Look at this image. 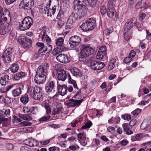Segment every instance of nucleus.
Listing matches in <instances>:
<instances>
[{
	"label": "nucleus",
	"mask_w": 151,
	"mask_h": 151,
	"mask_svg": "<svg viewBox=\"0 0 151 151\" xmlns=\"http://www.w3.org/2000/svg\"><path fill=\"white\" fill-rule=\"evenodd\" d=\"M19 116L24 120L30 121L32 120V117L26 114H20Z\"/></svg>",
	"instance_id": "obj_40"
},
{
	"label": "nucleus",
	"mask_w": 151,
	"mask_h": 151,
	"mask_svg": "<svg viewBox=\"0 0 151 151\" xmlns=\"http://www.w3.org/2000/svg\"><path fill=\"white\" fill-rule=\"evenodd\" d=\"M123 34L125 40L128 41L132 38V33L129 30L124 29Z\"/></svg>",
	"instance_id": "obj_27"
},
{
	"label": "nucleus",
	"mask_w": 151,
	"mask_h": 151,
	"mask_svg": "<svg viewBox=\"0 0 151 151\" xmlns=\"http://www.w3.org/2000/svg\"><path fill=\"white\" fill-rule=\"evenodd\" d=\"M50 118V116H43L42 117L40 118L39 119L40 122H44L49 120Z\"/></svg>",
	"instance_id": "obj_57"
},
{
	"label": "nucleus",
	"mask_w": 151,
	"mask_h": 151,
	"mask_svg": "<svg viewBox=\"0 0 151 151\" xmlns=\"http://www.w3.org/2000/svg\"><path fill=\"white\" fill-rule=\"evenodd\" d=\"M42 91V88L40 87L36 86L34 87L33 89V92L32 91L31 94L36 93L38 92H41Z\"/></svg>",
	"instance_id": "obj_54"
},
{
	"label": "nucleus",
	"mask_w": 151,
	"mask_h": 151,
	"mask_svg": "<svg viewBox=\"0 0 151 151\" xmlns=\"http://www.w3.org/2000/svg\"><path fill=\"white\" fill-rule=\"evenodd\" d=\"M56 8H53L52 6H50L47 5L46 8L44 9L45 13L47 14V16L51 17L54 15L56 12Z\"/></svg>",
	"instance_id": "obj_17"
},
{
	"label": "nucleus",
	"mask_w": 151,
	"mask_h": 151,
	"mask_svg": "<svg viewBox=\"0 0 151 151\" xmlns=\"http://www.w3.org/2000/svg\"><path fill=\"white\" fill-rule=\"evenodd\" d=\"M120 120V119L119 116L111 118L108 121V123L109 124H118Z\"/></svg>",
	"instance_id": "obj_33"
},
{
	"label": "nucleus",
	"mask_w": 151,
	"mask_h": 151,
	"mask_svg": "<svg viewBox=\"0 0 151 151\" xmlns=\"http://www.w3.org/2000/svg\"><path fill=\"white\" fill-rule=\"evenodd\" d=\"M21 93V88H14L12 91V93L14 97H16L19 95Z\"/></svg>",
	"instance_id": "obj_37"
},
{
	"label": "nucleus",
	"mask_w": 151,
	"mask_h": 151,
	"mask_svg": "<svg viewBox=\"0 0 151 151\" xmlns=\"http://www.w3.org/2000/svg\"><path fill=\"white\" fill-rule=\"evenodd\" d=\"M121 117L124 120L128 121H129L131 119V115L128 114L122 115Z\"/></svg>",
	"instance_id": "obj_55"
},
{
	"label": "nucleus",
	"mask_w": 151,
	"mask_h": 151,
	"mask_svg": "<svg viewBox=\"0 0 151 151\" xmlns=\"http://www.w3.org/2000/svg\"><path fill=\"white\" fill-rule=\"evenodd\" d=\"M25 75V73L24 72H19L14 75V78L16 80H19L20 78L24 77Z\"/></svg>",
	"instance_id": "obj_34"
},
{
	"label": "nucleus",
	"mask_w": 151,
	"mask_h": 151,
	"mask_svg": "<svg viewBox=\"0 0 151 151\" xmlns=\"http://www.w3.org/2000/svg\"><path fill=\"white\" fill-rule=\"evenodd\" d=\"M14 88V86L13 85H10L5 88H1L0 89V91L2 93H6L9 90L13 91Z\"/></svg>",
	"instance_id": "obj_26"
},
{
	"label": "nucleus",
	"mask_w": 151,
	"mask_h": 151,
	"mask_svg": "<svg viewBox=\"0 0 151 151\" xmlns=\"http://www.w3.org/2000/svg\"><path fill=\"white\" fill-rule=\"evenodd\" d=\"M122 126L123 128L124 131L126 132L127 134H131L133 133L132 131L129 129L128 124H123Z\"/></svg>",
	"instance_id": "obj_32"
},
{
	"label": "nucleus",
	"mask_w": 151,
	"mask_h": 151,
	"mask_svg": "<svg viewBox=\"0 0 151 151\" xmlns=\"http://www.w3.org/2000/svg\"><path fill=\"white\" fill-rule=\"evenodd\" d=\"M32 125V123L31 122L27 121H24L18 124L19 126L22 127H26Z\"/></svg>",
	"instance_id": "obj_50"
},
{
	"label": "nucleus",
	"mask_w": 151,
	"mask_h": 151,
	"mask_svg": "<svg viewBox=\"0 0 151 151\" xmlns=\"http://www.w3.org/2000/svg\"><path fill=\"white\" fill-rule=\"evenodd\" d=\"M55 83L54 82L51 81L48 82L45 86V90L46 92L50 93L52 91L54 92Z\"/></svg>",
	"instance_id": "obj_22"
},
{
	"label": "nucleus",
	"mask_w": 151,
	"mask_h": 151,
	"mask_svg": "<svg viewBox=\"0 0 151 151\" xmlns=\"http://www.w3.org/2000/svg\"><path fill=\"white\" fill-rule=\"evenodd\" d=\"M100 12L102 15L104 14L106 12V7L104 6H101L100 8Z\"/></svg>",
	"instance_id": "obj_59"
},
{
	"label": "nucleus",
	"mask_w": 151,
	"mask_h": 151,
	"mask_svg": "<svg viewBox=\"0 0 151 151\" xmlns=\"http://www.w3.org/2000/svg\"><path fill=\"white\" fill-rule=\"evenodd\" d=\"M64 40L62 38H58L56 40V45L58 47L64 46V45L63 44Z\"/></svg>",
	"instance_id": "obj_45"
},
{
	"label": "nucleus",
	"mask_w": 151,
	"mask_h": 151,
	"mask_svg": "<svg viewBox=\"0 0 151 151\" xmlns=\"http://www.w3.org/2000/svg\"><path fill=\"white\" fill-rule=\"evenodd\" d=\"M141 110L137 109L132 112L131 113L134 116L138 115L140 112Z\"/></svg>",
	"instance_id": "obj_61"
},
{
	"label": "nucleus",
	"mask_w": 151,
	"mask_h": 151,
	"mask_svg": "<svg viewBox=\"0 0 151 151\" xmlns=\"http://www.w3.org/2000/svg\"><path fill=\"white\" fill-rule=\"evenodd\" d=\"M29 100L28 96V95L25 94L24 96H22L20 98L21 101L24 104H25L27 103Z\"/></svg>",
	"instance_id": "obj_42"
},
{
	"label": "nucleus",
	"mask_w": 151,
	"mask_h": 151,
	"mask_svg": "<svg viewBox=\"0 0 151 151\" xmlns=\"http://www.w3.org/2000/svg\"><path fill=\"white\" fill-rule=\"evenodd\" d=\"M9 14V12L8 10L7 9H5L4 11L3 12V8L0 6V17H2L4 19V17H6V15H8Z\"/></svg>",
	"instance_id": "obj_35"
},
{
	"label": "nucleus",
	"mask_w": 151,
	"mask_h": 151,
	"mask_svg": "<svg viewBox=\"0 0 151 151\" xmlns=\"http://www.w3.org/2000/svg\"><path fill=\"white\" fill-rule=\"evenodd\" d=\"M87 12L86 9H80L79 10H75L69 17L73 21L79 19L81 18L86 14Z\"/></svg>",
	"instance_id": "obj_5"
},
{
	"label": "nucleus",
	"mask_w": 151,
	"mask_h": 151,
	"mask_svg": "<svg viewBox=\"0 0 151 151\" xmlns=\"http://www.w3.org/2000/svg\"><path fill=\"white\" fill-rule=\"evenodd\" d=\"M58 90L59 94L63 96L67 93L68 87L66 85H58Z\"/></svg>",
	"instance_id": "obj_20"
},
{
	"label": "nucleus",
	"mask_w": 151,
	"mask_h": 151,
	"mask_svg": "<svg viewBox=\"0 0 151 151\" xmlns=\"http://www.w3.org/2000/svg\"><path fill=\"white\" fill-rule=\"evenodd\" d=\"M106 53L101 52L98 51L97 54L96 55V58L98 59H101L105 57L106 55Z\"/></svg>",
	"instance_id": "obj_43"
},
{
	"label": "nucleus",
	"mask_w": 151,
	"mask_h": 151,
	"mask_svg": "<svg viewBox=\"0 0 151 151\" xmlns=\"http://www.w3.org/2000/svg\"><path fill=\"white\" fill-rule=\"evenodd\" d=\"M26 37L24 36H19L17 39L18 42L21 45H23V43Z\"/></svg>",
	"instance_id": "obj_52"
},
{
	"label": "nucleus",
	"mask_w": 151,
	"mask_h": 151,
	"mask_svg": "<svg viewBox=\"0 0 151 151\" xmlns=\"http://www.w3.org/2000/svg\"><path fill=\"white\" fill-rule=\"evenodd\" d=\"M10 110L9 109H3L0 111V120L7 121L10 118Z\"/></svg>",
	"instance_id": "obj_9"
},
{
	"label": "nucleus",
	"mask_w": 151,
	"mask_h": 151,
	"mask_svg": "<svg viewBox=\"0 0 151 151\" xmlns=\"http://www.w3.org/2000/svg\"><path fill=\"white\" fill-rule=\"evenodd\" d=\"M36 45L40 48L38 50V51H41V52H43L44 48H45L44 44L42 42H37L36 43Z\"/></svg>",
	"instance_id": "obj_47"
},
{
	"label": "nucleus",
	"mask_w": 151,
	"mask_h": 151,
	"mask_svg": "<svg viewBox=\"0 0 151 151\" xmlns=\"http://www.w3.org/2000/svg\"><path fill=\"white\" fill-rule=\"evenodd\" d=\"M33 23V19L30 17H25L20 24L19 28L21 30L24 31L29 29Z\"/></svg>",
	"instance_id": "obj_4"
},
{
	"label": "nucleus",
	"mask_w": 151,
	"mask_h": 151,
	"mask_svg": "<svg viewBox=\"0 0 151 151\" xmlns=\"http://www.w3.org/2000/svg\"><path fill=\"white\" fill-rule=\"evenodd\" d=\"M81 40V38L80 37L75 35L71 37L70 38L68 42L71 47L73 48L80 43Z\"/></svg>",
	"instance_id": "obj_8"
},
{
	"label": "nucleus",
	"mask_w": 151,
	"mask_h": 151,
	"mask_svg": "<svg viewBox=\"0 0 151 151\" xmlns=\"http://www.w3.org/2000/svg\"><path fill=\"white\" fill-rule=\"evenodd\" d=\"M56 59L59 62L63 63H67L69 62L68 56L64 54H60L56 57Z\"/></svg>",
	"instance_id": "obj_14"
},
{
	"label": "nucleus",
	"mask_w": 151,
	"mask_h": 151,
	"mask_svg": "<svg viewBox=\"0 0 151 151\" xmlns=\"http://www.w3.org/2000/svg\"><path fill=\"white\" fill-rule=\"evenodd\" d=\"M14 57V51L12 48H7L4 52L3 55L1 58V60L5 63L6 62L9 63L11 62Z\"/></svg>",
	"instance_id": "obj_3"
},
{
	"label": "nucleus",
	"mask_w": 151,
	"mask_h": 151,
	"mask_svg": "<svg viewBox=\"0 0 151 151\" xmlns=\"http://www.w3.org/2000/svg\"><path fill=\"white\" fill-rule=\"evenodd\" d=\"M57 78L59 80L62 81H64L67 77V75L65 71L62 69H60L58 70Z\"/></svg>",
	"instance_id": "obj_16"
},
{
	"label": "nucleus",
	"mask_w": 151,
	"mask_h": 151,
	"mask_svg": "<svg viewBox=\"0 0 151 151\" xmlns=\"http://www.w3.org/2000/svg\"><path fill=\"white\" fill-rule=\"evenodd\" d=\"M24 143L30 147L36 146L37 145V141L33 139H28L24 141Z\"/></svg>",
	"instance_id": "obj_19"
},
{
	"label": "nucleus",
	"mask_w": 151,
	"mask_h": 151,
	"mask_svg": "<svg viewBox=\"0 0 151 151\" xmlns=\"http://www.w3.org/2000/svg\"><path fill=\"white\" fill-rule=\"evenodd\" d=\"M59 17H60V14H58L57 16V19H58V23L59 26L62 27L65 23L66 20L65 19L61 17L59 18Z\"/></svg>",
	"instance_id": "obj_38"
},
{
	"label": "nucleus",
	"mask_w": 151,
	"mask_h": 151,
	"mask_svg": "<svg viewBox=\"0 0 151 151\" xmlns=\"http://www.w3.org/2000/svg\"><path fill=\"white\" fill-rule=\"evenodd\" d=\"M31 96L34 99L36 100H40L41 98L42 94H41V91L38 92L36 93L31 94Z\"/></svg>",
	"instance_id": "obj_41"
},
{
	"label": "nucleus",
	"mask_w": 151,
	"mask_h": 151,
	"mask_svg": "<svg viewBox=\"0 0 151 151\" xmlns=\"http://www.w3.org/2000/svg\"><path fill=\"white\" fill-rule=\"evenodd\" d=\"M49 2V5L53 7L54 8H56V9L57 7H59V1L58 0H50Z\"/></svg>",
	"instance_id": "obj_36"
},
{
	"label": "nucleus",
	"mask_w": 151,
	"mask_h": 151,
	"mask_svg": "<svg viewBox=\"0 0 151 151\" xmlns=\"http://www.w3.org/2000/svg\"><path fill=\"white\" fill-rule=\"evenodd\" d=\"M4 19L3 20V23H2V25L0 26L1 27V29L4 30H6V31H9L11 30V27H12V25L9 24V23H7L6 21L7 20V18L6 17H4Z\"/></svg>",
	"instance_id": "obj_18"
},
{
	"label": "nucleus",
	"mask_w": 151,
	"mask_h": 151,
	"mask_svg": "<svg viewBox=\"0 0 151 151\" xmlns=\"http://www.w3.org/2000/svg\"><path fill=\"white\" fill-rule=\"evenodd\" d=\"M85 1L86 0H74L73 3L74 9L79 10L86 9L84 5Z\"/></svg>",
	"instance_id": "obj_11"
},
{
	"label": "nucleus",
	"mask_w": 151,
	"mask_h": 151,
	"mask_svg": "<svg viewBox=\"0 0 151 151\" xmlns=\"http://www.w3.org/2000/svg\"><path fill=\"white\" fill-rule=\"evenodd\" d=\"M80 50L79 60L82 62L86 61L87 56L93 54L94 52L93 48L90 47L83 46Z\"/></svg>",
	"instance_id": "obj_1"
},
{
	"label": "nucleus",
	"mask_w": 151,
	"mask_h": 151,
	"mask_svg": "<svg viewBox=\"0 0 151 151\" xmlns=\"http://www.w3.org/2000/svg\"><path fill=\"white\" fill-rule=\"evenodd\" d=\"M96 26V21L93 18H91L87 19L80 27L83 30L87 31L92 30Z\"/></svg>",
	"instance_id": "obj_2"
},
{
	"label": "nucleus",
	"mask_w": 151,
	"mask_h": 151,
	"mask_svg": "<svg viewBox=\"0 0 151 151\" xmlns=\"http://www.w3.org/2000/svg\"><path fill=\"white\" fill-rule=\"evenodd\" d=\"M34 2L33 0H22L19 4V7L25 10H31L33 6Z\"/></svg>",
	"instance_id": "obj_6"
},
{
	"label": "nucleus",
	"mask_w": 151,
	"mask_h": 151,
	"mask_svg": "<svg viewBox=\"0 0 151 151\" xmlns=\"http://www.w3.org/2000/svg\"><path fill=\"white\" fill-rule=\"evenodd\" d=\"M32 41L28 37H26L23 43L24 47L25 48H29L32 46Z\"/></svg>",
	"instance_id": "obj_28"
},
{
	"label": "nucleus",
	"mask_w": 151,
	"mask_h": 151,
	"mask_svg": "<svg viewBox=\"0 0 151 151\" xmlns=\"http://www.w3.org/2000/svg\"><path fill=\"white\" fill-rule=\"evenodd\" d=\"M132 58L129 56L126 57L124 60V62L125 63H127L131 61Z\"/></svg>",
	"instance_id": "obj_62"
},
{
	"label": "nucleus",
	"mask_w": 151,
	"mask_h": 151,
	"mask_svg": "<svg viewBox=\"0 0 151 151\" xmlns=\"http://www.w3.org/2000/svg\"><path fill=\"white\" fill-rule=\"evenodd\" d=\"M137 22V19L135 18H132L128 21L125 24L124 26V29L129 30L134 26Z\"/></svg>",
	"instance_id": "obj_13"
},
{
	"label": "nucleus",
	"mask_w": 151,
	"mask_h": 151,
	"mask_svg": "<svg viewBox=\"0 0 151 151\" xmlns=\"http://www.w3.org/2000/svg\"><path fill=\"white\" fill-rule=\"evenodd\" d=\"M49 67L48 63H44L38 67L36 73L46 76Z\"/></svg>",
	"instance_id": "obj_7"
},
{
	"label": "nucleus",
	"mask_w": 151,
	"mask_h": 151,
	"mask_svg": "<svg viewBox=\"0 0 151 151\" xmlns=\"http://www.w3.org/2000/svg\"><path fill=\"white\" fill-rule=\"evenodd\" d=\"M108 17L114 20H116L117 19V15L116 12L114 10L111 9L107 12Z\"/></svg>",
	"instance_id": "obj_24"
},
{
	"label": "nucleus",
	"mask_w": 151,
	"mask_h": 151,
	"mask_svg": "<svg viewBox=\"0 0 151 151\" xmlns=\"http://www.w3.org/2000/svg\"><path fill=\"white\" fill-rule=\"evenodd\" d=\"M106 47L105 46H102L101 47L99 50V51L101 52H105L106 53Z\"/></svg>",
	"instance_id": "obj_64"
},
{
	"label": "nucleus",
	"mask_w": 151,
	"mask_h": 151,
	"mask_svg": "<svg viewBox=\"0 0 151 151\" xmlns=\"http://www.w3.org/2000/svg\"><path fill=\"white\" fill-rule=\"evenodd\" d=\"M19 67L18 64L14 63L10 68L11 71L13 73L17 72L19 69Z\"/></svg>",
	"instance_id": "obj_39"
},
{
	"label": "nucleus",
	"mask_w": 151,
	"mask_h": 151,
	"mask_svg": "<svg viewBox=\"0 0 151 151\" xmlns=\"http://www.w3.org/2000/svg\"><path fill=\"white\" fill-rule=\"evenodd\" d=\"M11 99L8 97H5V98L2 99L3 102L7 104L11 103Z\"/></svg>",
	"instance_id": "obj_58"
},
{
	"label": "nucleus",
	"mask_w": 151,
	"mask_h": 151,
	"mask_svg": "<svg viewBox=\"0 0 151 151\" xmlns=\"http://www.w3.org/2000/svg\"><path fill=\"white\" fill-rule=\"evenodd\" d=\"M62 109V108L61 107L54 108L52 109V114L55 115L56 114H59L61 112Z\"/></svg>",
	"instance_id": "obj_44"
},
{
	"label": "nucleus",
	"mask_w": 151,
	"mask_h": 151,
	"mask_svg": "<svg viewBox=\"0 0 151 151\" xmlns=\"http://www.w3.org/2000/svg\"><path fill=\"white\" fill-rule=\"evenodd\" d=\"M150 124L149 123L146 121H144L141 124L140 128L142 129H145L148 127Z\"/></svg>",
	"instance_id": "obj_46"
},
{
	"label": "nucleus",
	"mask_w": 151,
	"mask_h": 151,
	"mask_svg": "<svg viewBox=\"0 0 151 151\" xmlns=\"http://www.w3.org/2000/svg\"><path fill=\"white\" fill-rule=\"evenodd\" d=\"M146 6V2L142 0L139 1L136 5L135 7L137 9H142L145 8Z\"/></svg>",
	"instance_id": "obj_31"
},
{
	"label": "nucleus",
	"mask_w": 151,
	"mask_h": 151,
	"mask_svg": "<svg viewBox=\"0 0 151 151\" xmlns=\"http://www.w3.org/2000/svg\"><path fill=\"white\" fill-rule=\"evenodd\" d=\"M46 76L45 75H41L36 73L35 76L34 78L35 82L37 84L42 83L46 80Z\"/></svg>",
	"instance_id": "obj_15"
},
{
	"label": "nucleus",
	"mask_w": 151,
	"mask_h": 151,
	"mask_svg": "<svg viewBox=\"0 0 151 151\" xmlns=\"http://www.w3.org/2000/svg\"><path fill=\"white\" fill-rule=\"evenodd\" d=\"M137 123V121L135 119L132 120L129 123V125L131 127L134 126Z\"/></svg>",
	"instance_id": "obj_63"
},
{
	"label": "nucleus",
	"mask_w": 151,
	"mask_h": 151,
	"mask_svg": "<svg viewBox=\"0 0 151 151\" xmlns=\"http://www.w3.org/2000/svg\"><path fill=\"white\" fill-rule=\"evenodd\" d=\"M90 6L94 7L97 4V0H86Z\"/></svg>",
	"instance_id": "obj_48"
},
{
	"label": "nucleus",
	"mask_w": 151,
	"mask_h": 151,
	"mask_svg": "<svg viewBox=\"0 0 151 151\" xmlns=\"http://www.w3.org/2000/svg\"><path fill=\"white\" fill-rule=\"evenodd\" d=\"M62 47H63L61 46L58 47H57L58 50V51L59 53L62 52L66 50V49L64 47V46H62Z\"/></svg>",
	"instance_id": "obj_60"
},
{
	"label": "nucleus",
	"mask_w": 151,
	"mask_h": 151,
	"mask_svg": "<svg viewBox=\"0 0 151 151\" xmlns=\"http://www.w3.org/2000/svg\"><path fill=\"white\" fill-rule=\"evenodd\" d=\"M9 82V76L7 75L4 76L0 79V83L2 86H5Z\"/></svg>",
	"instance_id": "obj_25"
},
{
	"label": "nucleus",
	"mask_w": 151,
	"mask_h": 151,
	"mask_svg": "<svg viewBox=\"0 0 151 151\" xmlns=\"http://www.w3.org/2000/svg\"><path fill=\"white\" fill-rule=\"evenodd\" d=\"M83 99L77 100L70 99L67 101L66 105L69 107L78 106L82 102Z\"/></svg>",
	"instance_id": "obj_12"
},
{
	"label": "nucleus",
	"mask_w": 151,
	"mask_h": 151,
	"mask_svg": "<svg viewBox=\"0 0 151 151\" xmlns=\"http://www.w3.org/2000/svg\"><path fill=\"white\" fill-rule=\"evenodd\" d=\"M38 107L37 106L32 107L29 110V112L34 114H36L38 111Z\"/></svg>",
	"instance_id": "obj_49"
},
{
	"label": "nucleus",
	"mask_w": 151,
	"mask_h": 151,
	"mask_svg": "<svg viewBox=\"0 0 151 151\" xmlns=\"http://www.w3.org/2000/svg\"><path fill=\"white\" fill-rule=\"evenodd\" d=\"M69 80L70 83L73 85L74 88L78 89V88L76 81L73 79H72L70 76L69 77Z\"/></svg>",
	"instance_id": "obj_53"
},
{
	"label": "nucleus",
	"mask_w": 151,
	"mask_h": 151,
	"mask_svg": "<svg viewBox=\"0 0 151 151\" xmlns=\"http://www.w3.org/2000/svg\"><path fill=\"white\" fill-rule=\"evenodd\" d=\"M116 61L115 58H112L108 63V69L109 70H110L113 69L115 66V63Z\"/></svg>",
	"instance_id": "obj_29"
},
{
	"label": "nucleus",
	"mask_w": 151,
	"mask_h": 151,
	"mask_svg": "<svg viewBox=\"0 0 151 151\" xmlns=\"http://www.w3.org/2000/svg\"><path fill=\"white\" fill-rule=\"evenodd\" d=\"M105 66L104 63L101 62H97L93 60L90 64L91 68L95 70H99L103 68Z\"/></svg>",
	"instance_id": "obj_10"
},
{
	"label": "nucleus",
	"mask_w": 151,
	"mask_h": 151,
	"mask_svg": "<svg viewBox=\"0 0 151 151\" xmlns=\"http://www.w3.org/2000/svg\"><path fill=\"white\" fill-rule=\"evenodd\" d=\"M70 71L73 76L76 77H80L81 76V71L77 68L74 67L71 68Z\"/></svg>",
	"instance_id": "obj_23"
},
{
	"label": "nucleus",
	"mask_w": 151,
	"mask_h": 151,
	"mask_svg": "<svg viewBox=\"0 0 151 151\" xmlns=\"http://www.w3.org/2000/svg\"><path fill=\"white\" fill-rule=\"evenodd\" d=\"M92 123L91 121L88 122H86L85 125L83 126H82L81 127L82 129H85L87 128H88L92 126Z\"/></svg>",
	"instance_id": "obj_56"
},
{
	"label": "nucleus",
	"mask_w": 151,
	"mask_h": 151,
	"mask_svg": "<svg viewBox=\"0 0 151 151\" xmlns=\"http://www.w3.org/2000/svg\"><path fill=\"white\" fill-rule=\"evenodd\" d=\"M41 34L42 35V40L44 42H47V43H50L51 41L50 38L46 35V31L44 29L41 32Z\"/></svg>",
	"instance_id": "obj_21"
},
{
	"label": "nucleus",
	"mask_w": 151,
	"mask_h": 151,
	"mask_svg": "<svg viewBox=\"0 0 151 151\" xmlns=\"http://www.w3.org/2000/svg\"><path fill=\"white\" fill-rule=\"evenodd\" d=\"M73 20L69 17L66 24L65 29H71L73 27Z\"/></svg>",
	"instance_id": "obj_30"
},
{
	"label": "nucleus",
	"mask_w": 151,
	"mask_h": 151,
	"mask_svg": "<svg viewBox=\"0 0 151 151\" xmlns=\"http://www.w3.org/2000/svg\"><path fill=\"white\" fill-rule=\"evenodd\" d=\"M52 50V46L50 45H47L45 48H44L43 52H47V53L51 51Z\"/></svg>",
	"instance_id": "obj_51"
}]
</instances>
